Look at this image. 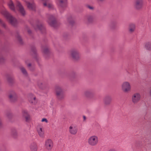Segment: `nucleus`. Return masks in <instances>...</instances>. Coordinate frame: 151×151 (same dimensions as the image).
I'll return each instance as SVG.
<instances>
[{
    "instance_id": "nucleus-1",
    "label": "nucleus",
    "mask_w": 151,
    "mask_h": 151,
    "mask_svg": "<svg viewBox=\"0 0 151 151\" xmlns=\"http://www.w3.org/2000/svg\"><path fill=\"white\" fill-rule=\"evenodd\" d=\"M8 5L10 9L14 12H16V9H17L22 15H24L25 14V12L24 8L19 1H16V9L14 7L12 1H10L9 2Z\"/></svg>"
},
{
    "instance_id": "nucleus-41",
    "label": "nucleus",
    "mask_w": 151,
    "mask_h": 151,
    "mask_svg": "<svg viewBox=\"0 0 151 151\" xmlns=\"http://www.w3.org/2000/svg\"><path fill=\"white\" fill-rule=\"evenodd\" d=\"M2 124V122L1 121V120L0 118V127L1 125Z\"/></svg>"
},
{
    "instance_id": "nucleus-19",
    "label": "nucleus",
    "mask_w": 151,
    "mask_h": 151,
    "mask_svg": "<svg viewBox=\"0 0 151 151\" xmlns=\"http://www.w3.org/2000/svg\"><path fill=\"white\" fill-rule=\"evenodd\" d=\"M112 101V98L110 96H106L104 100V103L105 104L108 105Z\"/></svg>"
},
{
    "instance_id": "nucleus-28",
    "label": "nucleus",
    "mask_w": 151,
    "mask_h": 151,
    "mask_svg": "<svg viewBox=\"0 0 151 151\" xmlns=\"http://www.w3.org/2000/svg\"><path fill=\"white\" fill-rule=\"evenodd\" d=\"M20 70L23 74L25 76H27V73L26 69L23 67H21Z\"/></svg>"
},
{
    "instance_id": "nucleus-25",
    "label": "nucleus",
    "mask_w": 151,
    "mask_h": 151,
    "mask_svg": "<svg viewBox=\"0 0 151 151\" xmlns=\"http://www.w3.org/2000/svg\"><path fill=\"white\" fill-rule=\"evenodd\" d=\"M135 26L134 24H131L129 27V31L130 32H133L135 30Z\"/></svg>"
},
{
    "instance_id": "nucleus-6",
    "label": "nucleus",
    "mask_w": 151,
    "mask_h": 151,
    "mask_svg": "<svg viewBox=\"0 0 151 151\" xmlns=\"http://www.w3.org/2000/svg\"><path fill=\"white\" fill-rule=\"evenodd\" d=\"M70 54L74 60H78L80 58V55L79 52L76 49H73L71 50L70 51Z\"/></svg>"
},
{
    "instance_id": "nucleus-17",
    "label": "nucleus",
    "mask_w": 151,
    "mask_h": 151,
    "mask_svg": "<svg viewBox=\"0 0 151 151\" xmlns=\"http://www.w3.org/2000/svg\"><path fill=\"white\" fill-rule=\"evenodd\" d=\"M44 2L43 3L44 6H46L50 9L53 8V6L52 4L49 2V0H42Z\"/></svg>"
},
{
    "instance_id": "nucleus-16",
    "label": "nucleus",
    "mask_w": 151,
    "mask_h": 151,
    "mask_svg": "<svg viewBox=\"0 0 151 151\" xmlns=\"http://www.w3.org/2000/svg\"><path fill=\"white\" fill-rule=\"evenodd\" d=\"M27 7L30 10H34L35 8V5L34 2H30L29 1L26 2Z\"/></svg>"
},
{
    "instance_id": "nucleus-7",
    "label": "nucleus",
    "mask_w": 151,
    "mask_h": 151,
    "mask_svg": "<svg viewBox=\"0 0 151 151\" xmlns=\"http://www.w3.org/2000/svg\"><path fill=\"white\" fill-rule=\"evenodd\" d=\"M54 146L53 142L52 140L48 139L45 142V146L46 149L48 151H51Z\"/></svg>"
},
{
    "instance_id": "nucleus-11",
    "label": "nucleus",
    "mask_w": 151,
    "mask_h": 151,
    "mask_svg": "<svg viewBox=\"0 0 151 151\" xmlns=\"http://www.w3.org/2000/svg\"><path fill=\"white\" fill-rule=\"evenodd\" d=\"M143 0H135L134 6L137 9H140L142 7Z\"/></svg>"
},
{
    "instance_id": "nucleus-5",
    "label": "nucleus",
    "mask_w": 151,
    "mask_h": 151,
    "mask_svg": "<svg viewBox=\"0 0 151 151\" xmlns=\"http://www.w3.org/2000/svg\"><path fill=\"white\" fill-rule=\"evenodd\" d=\"M57 98L60 100L63 99L65 95L62 88L60 86L57 87L55 90Z\"/></svg>"
},
{
    "instance_id": "nucleus-36",
    "label": "nucleus",
    "mask_w": 151,
    "mask_h": 151,
    "mask_svg": "<svg viewBox=\"0 0 151 151\" xmlns=\"http://www.w3.org/2000/svg\"><path fill=\"white\" fill-rule=\"evenodd\" d=\"M4 60V58L3 57H0V62H2Z\"/></svg>"
},
{
    "instance_id": "nucleus-32",
    "label": "nucleus",
    "mask_w": 151,
    "mask_h": 151,
    "mask_svg": "<svg viewBox=\"0 0 151 151\" xmlns=\"http://www.w3.org/2000/svg\"><path fill=\"white\" fill-rule=\"evenodd\" d=\"M68 21L71 24H73V23L74 22V21L71 18L68 19Z\"/></svg>"
},
{
    "instance_id": "nucleus-15",
    "label": "nucleus",
    "mask_w": 151,
    "mask_h": 151,
    "mask_svg": "<svg viewBox=\"0 0 151 151\" xmlns=\"http://www.w3.org/2000/svg\"><path fill=\"white\" fill-rule=\"evenodd\" d=\"M22 116L24 117L26 122H28L30 119V116L27 111L24 110L22 112Z\"/></svg>"
},
{
    "instance_id": "nucleus-34",
    "label": "nucleus",
    "mask_w": 151,
    "mask_h": 151,
    "mask_svg": "<svg viewBox=\"0 0 151 151\" xmlns=\"http://www.w3.org/2000/svg\"><path fill=\"white\" fill-rule=\"evenodd\" d=\"M41 122H45L46 123H47L48 122V120L46 118H43L41 120Z\"/></svg>"
},
{
    "instance_id": "nucleus-3",
    "label": "nucleus",
    "mask_w": 151,
    "mask_h": 151,
    "mask_svg": "<svg viewBox=\"0 0 151 151\" xmlns=\"http://www.w3.org/2000/svg\"><path fill=\"white\" fill-rule=\"evenodd\" d=\"M98 137L95 135L90 136L88 139V143L89 145L92 146H95L98 143Z\"/></svg>"
},
{
    "instance_id": "nucleus-24",
    "label": "nucleus",
    "mask_w": 151,
    "mask_h": 151,
    "mask_svg": "<svg viewBox=\"0 0 151 151\" xmlns=\"http://www.w3.org/2000/svg\"><path fill=\"white\" fill-rule=\"evenodd\" d=\"M94 19V17L92 15H88L86 17V19L88 22H92Z\"/></svg>"
},
{
    "instance_id": "nucleus-4",
    "label": "nucleus",
    "mask_w": 151,
    "mask_h": 151,
    "mask_svg": "<svg viewBox=\"0 0 151 151\" xmlns=\"http://www.w3.org/2000/svg\"><path fill=\"white\" fill-rule=\"evenodd\" d=\"M121 89L124 93H127L130 91L131 86L129 82L127 81L124 82L121 85Z\"/></svg>"
},
{
    "instance_id": "nucleus-12",
    "label": "nucleus",
    "mask_w": 151,
    "mask_h": 151,
    "mask_svg": "<svg viewBox=\"0 0 151 151\" xmlns=\"http://www.w3.org/2000/svg\"><path fill=\"white\" fill-rule=\"evenodd\" d=\"M17 97V94L14 91H12L9 94V98L12 101H14L16 100Z\"/></svg>"
},
{
    "instance_id": "nucleus-30",
    "label": "nucleus",
    "mask_w": 151,
    "mask_h": 151,
    "mask_svg": "<svg viewBox=\"0 0 151 151\" xmlns=\"http://www.w3.org/2000/svg\"><path fill=\"white\" fill-rule=\"evenodd\" d=\"M17 40L20 43H22V39L20 36L19 35H17Z\"/></svg>"
},
{
    "instance_id": "nucleus-13",
    "label": "nucleus",
    "mask_w": 151,
    "mask_h": 151,
    "mask_svg": "<svg viewBox=\"0 0 151 151\" xmlns=\"http://www.w3.org/2000/svg\"><path fill=\"white\" fill-rule=\"evenodd\" d=\"M28 99L29 102L33 104H35L37 103V100L35 96L32 93L29 94Z\"/></svg>"
},
{
    "instance_id": "nucleus-31",
    "label": "nucleus",
    "mask_w": 151,
    "mask_h": 151,
    "mask_svg": "<svg viewBox=\"0 0 151 151\" xmlns=\"http://www.w3.org/2000/svg\"><path fill=\"white\" fill-rule=\"evenodd\" d=\"M0 24L4 28H6V25L1 19H0Z\"/></svg>"
},
{
    "instance_id": "nucleus-27",
    "label": "nucleus",
    "mask_w": 151,
    "mask_h": 151,
    "mask_svg": "<svg viewBox=\"0 0 151 151\" xmlns=\"http://www.w3.org/2000/svg\"><path fill=\"white\" fill-rule=\"evenodd\" d=\"M35 28L36 29H39L40 30H41L44 29V28L43 26L41 24H39L37 25Z\"/></svg>"
},
{
    "instance_id": "nucleus-38",
    "label": "nucleus",
    "mask_w": 151,
    "mask_h": 151,
    "mask_svg": "<svg viewBox=\"0 0 151 151\" xmlns=\"http://www.w3.org/2000/svg\"><path fill=\"white\" fill-rule=\"evenodd\" d=\"M83 121H85L86 119V117L85 116H83Z\"/></svg>"
},
{
    "instance_id": "nucleus-40",
    "label": "nucleus",
    "mask_w": 151,
    "mask_h": 151,
    "mask_svg": "<svg viewBox=\"0 0 151 151\" xmlns=\"http://www.w3.org/2000/svg\"><path fill=\"white\" fill-rule=\"evenodd\" d=\"M88 7L90 9H93V8L90 6H88Z\"/></svg>"
},
{
    "instance_id": "nucleus-20",
    "label": "nucleus",
    "mask_w": 151,
    "mask_h": 151,
    "mask_svg": "<svg viewBox=\"0 0 151 151\" xmlns=\"http://www.w3.org/2000/svg\"><path fill=\"white\" fill-rule=\"evenodd\" d=\"M38 87L41 89H44L47 86V84L44 82L40 81L37 83Z\"/></svg>"
},
{
    "instance_id": "nucleus-14",
    "label": "nucleus",
    "mask_w": 151,
    "mask_h": 151,
    "mask_svg": "<svg viewBox=\"0 0 151 151\" xmlns=\"http://www.w3.org/2000/svg\"><path fill=\"white\" fill-rule=\"evenodd\" d=\"M48 22L51 26L54 27L56 23L55 18L52 15L51 16L48 20Z\"/></svg>"
},
{
    "instance_id": "nucleus-22",
    "label": "nucleus",
    "mask_w": 151,
    "mask_h": 151,
    "mask_svg": "<svg viewBox=\"0 0 151 151\" xmlns=\"http://www.w3.org/2000/svg\"><path fill=\"white\" fill-rule=\"evenodd\" d=\"M66 0H58L57 4L58 5L63 7L65 5Z\"/></svg>"
},
{
    "instance_id": "nucleus-33",
    "label": "nucleus",
    "mask_w": 151,
    "mask_h": 151,
    "mask_svg": "<svg viewBox=\"0 0 151 151\" xmlns=\"http://www.w3.org/2000/svg\"><path fill=\"white\" fill-rule=\"evenodd\" d=\"M25 63L27 65V66L28 67H29L31 66V64L30 63H28L29 62V60H25Z\"/></svg>"
},
{
    "instance_id": "nucleus-2",
    "label": "nucleus",
    "mask_w": 151,
    "mask_h": 151,
    "mask_svg": "<svg viewBox=\"0 0 151 151\" xmlns=\"http://www.w3.org/2000/svg\"><path fill=\"white\" fill-rule=\"evenodd\" d=\"M1 13L12 25L14 26L17 23V21L16 19L12 16L6 10L4 9L3 10Z\"/></svg>"
},
{
    "instance_id": "nucleus-26",
    "label": "nucleus",
    "mask_w": 151,
    "mask_h": 151,
    "mask_svg": "<svg viewBox=\"0 0 151 151\" xmlns=\"http://www.w3.org/2000/svg\"><path fill=\"white\" fill-rule=\"evenodd\" d=\"M43 52L45 55L48 54L50 52L49 49L47 47H44L42 49Z\"/></svg>"
},
{
    "instance_id": "nucleus-39",
    "label": "nucleus",
    "mask_w": 151,
    "mask_h": 151,
    "mask_svg": "<svg viewBox=\"0 0 151 151\" xmlns=\"http://www.w3.org/2000/svg\"><path fill=\"white\" fill-rule=\"evenodd\" d=\"M12 134L13 135H15L17 134V132H16V131H14V132H12Z\"/></svg>"
},
{
    "instance_id": "nucleus-29",
    "label": "nucleus",
    "mask_w": 151,
    "mask_h": 151,
    "mask_svg": "<svg viewBox=\"0 0 151 151\" xmlns=\"http://www.w3.org/2000/svg\"><path fill=\"white\" fill-rule=\"evenodd\" d=\"M109 26L111 29H114L116 26V24L115 22H112L110 24Z\"/></svg>"
},
{
    "instance_id": "nucleus-42",
    "label": "nucleus",
    "mask_w": 151,
    "mask_h": 151,
    "mask_svg": "<svg viewBox=\"0 0 151 151\" xmlns=\"http://www.w3.org/2000/svg\"><path fill=\"white\" fill-rule=\"evenodd\" d=\"M2 33V32L1 30L0 29V34H1Z\"/></svg>"
},
{
    "instance_id": "nucleus-23",
    "label": "nucleus",
    "mask_w": 151,
    "mask_h": 151,
    "mask_svg": "<svg viewBox=\"0 0 151 151\" xmlns=\"http://www.w3.org/2000/svg\"><path fill=\"white\" fill-rule=\"evenodd\" d=\"M145 47L146 49L148 50H151V42H147L145 43Z\"/></svg>"
},
{
    "instance_id": "nucleus-21",
    "label": "nucleus",
    "mask_w": 151,
    "mask_h": 151,
    "mask_svg": "<svg viewBox=\"0 0 151 151\" xmlns=\"http://www.w3.org/2000/svg\"><path fill=\"white\" fill-rule=\"evenodd\" d=\"M93 92L91 90L86 91L84 92V95L87 97H90L93 94Z\"/></svg>"
},
{
    "instance_id": "nucleus-18",
    "label": "nucleus",
    "mask_w": 151,
    "mask_h": 151,
    "mask_svg": "<svg viewBox=\"0 0 151 151\" xmlns=\"http://www.w3.org/2000/svg\"><path fill=\"white\" fill-rule=\"evenodd\" d=\"M29 148L31 151H37V146L36 143L35 142L32 143L30 145Z\"/></svg>"
},
{
    "instance_id": "nucleus-8",
    "label": "nucleus",
    "mask_w": 151,
    "mask_h": 151,
    "mask_svg": "<svg viewBox=\"0 0 151 151\" xmlns=\"http://www.w3.org/2000/svg\"><path fill=\"white\" fill-rule=\"evenodd\" d=\"M141 96L140 94L138 92L133 93L131 96L132 102L134 104L138 103L140 100Z\"/></svg>"
},
{
    "instance_id": "nucleus-37",
    "label": "nucleus",
    "mask_w": 151,
    "mask_h": 151,
    "mask_svg": "<svg viewBox=\"0 0 151 151\" xmlns=\"http://www.w3.org/2000/svg\"><path fill=\"white\" fill-rule=\"evenodd\" d=\"M108 151H116V150L114 148H111Z\"/></svg>"
},
{
    "instance_id": "nucleus-9",
    "label": "nucleus",
    "mask_w": 151,
    "mask_h": 151,
    "mask_svg": "<svg viewBox=\"0 0 151 151\" xmlns=\"http://www.w3.org/2000/svg\"><path fill=\"white\" fill-rule=\"evenodd\" d=\"M69 131L71 134L72 135L76 134L78 131L77 126L75 124H71L69 127Z\"/></svg>"
},
{
    "instance_id": "nucleus-10",
    "label": "nucleus",
    "mask_w": 151,
    "mask_h": 151,
    "mask_svg": "<svg viewBox=\"0 0 151 151\" xmlns=\"http://www.w3.org/2000/svg\"><path fill=\"white\" fill-rule=\"evenodd\" d=\"M37 130L38 134L40 137H44L45 131L42 125L40 124H38L37 127Z\"/></svg>"
},
{
    "instance_id": "nucleus-35",
    "label": "nucleus",
    "mask_w": 151,
    "mask_h": 151,
    "mask_svg": "<svg viewBox=\"0 0 151 151\" xmlns=\"http://www.w3.org/2000/svg\"><path fill=\"white\" fill-rule=\"evenodd\" d=\"M13 80V79L11 77H9L8 78V81L10 83L12 82Z\"/></svg>"
}]
</instances>
